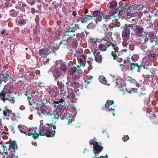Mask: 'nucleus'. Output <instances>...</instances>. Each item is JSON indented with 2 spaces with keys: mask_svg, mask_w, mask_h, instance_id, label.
Returning <instances> with one entry per match:
<instances>
[{
  "mask_svg": "<svg viewBox=\"0 0 158 158\" xmlns=\"http://www.w3.org/2000/svg\"><path fill=\"white\" fill-rule=\"evenodd\" d=\"M96 138H94L93 139L90 140L89 141V144L94 146L93 150L95 157L98 156V153L101 152L103 149V148L101 146V143H99V142H96Z\"/></svg>",
  "mask_w": 158,
  "mask_h": 158,
  "instance_id": "obj_1",
  "label": "nucleus"
},
{
  "mask_svg": "<svg viewBox=\"0 0 158 158\" xmlns=\"http://www.w3.org/2000/svg\"><path fill=\"white\" fill-rule=\"evenodd\" d=\"M56 126L55 123H50L45 124L44 127L45 132H47L48 135L51 136L50 137H54L55 135V131Z\"/></svg>",
  "mask_w": 158,
  "mask_h": 158,
  "instance_id": "obj_2",
  "label": "nucleus"
},
{
  "mask_svg": "<svg viewBox=\"0 0 158 158\" xmlns=\"http://www.w3.org/2000/svg\"><path fill=\"white\" fill-rule=\"evenodd\" d=\"M137 45L143 51L145 52L148 50V37L147 36H141L138 40Z\"/></svg>",
  "mask_w": 158,
  "mask_h": 158,
  "instance_id": "obj_3",
  "label": "nucleus"
},
{
  "mask_svg": "<svg viewBox=\"0 0 158 158\" xmlns=\"http://www.w3.org/2000/svg\"><path fill=\"white\" fill-rule=\"evenodd\" d=\"M8 150L9 154L10 155L6 157V158H13L15 155V152L16 150L18 149V147L16 141L13 140L9 144V148Z\"/></svg>",
  "mask_w": 158,
  "mask_h": 158,
  "instance_id": "obj_4",
  "label": "nucleus"
},
{
  "mask_svg": "<svg viewBox=\"0 0 158 158\" xmlns=\"http://www.w3.org/2000/svg\"><path fill=\"white\" fill-rule=\"evenodd\" d=\"M123 28L122 31V36L125 40H127L129 37L131 31L132 30V27L131 24H125L124 27H121Z\"/></svg>",
  "mask_w": 158,
  "mask_h": 158,
  "instance_id": "obj_5",
  "label": "nucleus"
},
{
  "mask_svg": "<svg viewBox=\"0 0 158 158\" xmlns=\"http://www.w3.org/2000/svg\"><path fill=\"white\" fill-rule=\"evenodd\" d=\"M10 84V83H8L4 86L3 90L0 92V95L10 94L13 92L15 89L14 87Z\"/></svg>",
  "mask_w": 158,
  "mask_h": 158,
  "instance_id": "obj_6",
  "label": "nucleus"
},
{
  "mask_svg": "<svg viewBox=\"0 0 158 158\" xmlns=\"http://www.w3.org/2000/svg\"><path fill=\"white\" fill-rule=\"evenodd\" d=\"M132 30L136 35H139L142 34L144 31V28L139 23H135L131 24Z\"/></svg>",
  "mask_w": 158,
  "mask_h": 158,
  "instance_id": "obj_7",
  "label": "nucleus"
},
{
  "mask_svg": "<svg viewBox=\"0 0 158 158\" xmlns=\"http://www.w3.org/2000/svg\"><path fill=\"white\" fill-rule=\"evenodd\" d=\"M0 98L4 103L6 101H8L11 104H14L15 103V98L12 95L7 94L6 95H0Z\"/></svg>",
  "mask_w": 158,
  "mask_h": 158,
  "instance_id": "obj_8",
  "label": "nucleus"
},
{
  "mask_svg": "<svg viewBox=\"0 0 158 158\" xmlns=\"http://www.w3.org/2000/svg\"><path fill=\"white\" fill-rule=\"evenodd\" d=\"M127 9V6H123L122 7L121 6L120 7H118V8H116L114 11H113L115 14H118V19H120V16H121L122 15H126Z\"/></svg>",
  "mask_w": 158,
  "mask_h": 158,
  "instance_id": "obj_9",
  "label": "nucleus"
},
{
  "mask_svg": "<svg viewBox=\"0 0 158 158\" xmlns=\"http://www.w3.org/2000/svg\"><path fill=\"white\" fill-rule=\"evenodd\" d=\"M92 16L93 18H94V20L96 21V23H98V21H101L104 18L102 12L98 10L94 11L93 12Z\"/></svg>",
  "mask_w": 158,
  "mask_h": 158,
  "instance_id": "obj_10",
  "label": "nucleus"
},
{
  "mask_svg": "<svg viewBox=\"0 0 158 158\" xmlns=\"http://www.w3.org/2000/svg\"><path fill=\"white\" fill-rule=\"evenodd\" d=\"M40 128L41 129H40L39 133H37L36 131H35V136L33 135V138L35 140L38 139L39 135L45 136L48 138H50V137H51V136L48 135L47 132H45V130L43 127Z\"/></svg>",
  "mask_w": 158,
  "mask_h": 158,
  "instance_id": "obj_11",
  "label": "nucleus"
},
{
  "mask_svg": "<svg viewBox=\"0 0 158 158\" xmlns=\"http://www.w3.org/2000/svg\"><path fill=\"white\" fill-rule=\"evenodd\" d=\"M52 51V50L50 47H48L46 48H42L40 49L39 51V54L40 56L42 57H45L46 56L48 55Z\"/></svg>",
  "mask_w": 158,
  "mask_h": 158,
  "instance_id": "obj_12",
  "label": "nucleus"
},
{
  "mask_svg": "<svg viewBox=\"0 0 158 158\" xmlns=\"http://www.w3.org/2000/svg\"><path fill=\"white\" fill-rule=\"evenodd\" d=\"M69 72L70 75L72 76L75 75L76 72H77L79 74H82L83 73L82 71L79 68H78L77 67L76 68L72 66L69 67Z\"/></svg>",
  "mask_w": 158,
  "mask_h": 158,
  "instance_id": "obj_13",
  "label": "nucleus"
},
{
  "mask_svg": "<svg viewBox=\"0 0 158 158\" xmlns=\"http://www.w3.org/2000/svg\"><path fill=\"white\" fill-rule=\"evenodd\" d=\"M3 114L5 118L7 120L9 119L12 117L14 116V114L11 110H7L6 111H3Z\"/></svg>",
  "mask_w": 158,
  "mask_h": 158,
  "instance_id": "obj_14",
  "label": "nucleus"
},
{
  "mask_svg": "<svg viewBox=\"0 0 158 158\" xmlns=\"http://www.w3.org/2000/svg\"><path fill=\"white\" fill-rule=\"evenodd\" d=\"M80 20L82 23H86L88 20L93 19L92 15H82L79 18Z\"/></svg>",
  "mask_w": 158,
  "mask_h": 158,
  "instance_id": "obj_15",
  "label": "nucleus"
},
{
  "mask_svg": "<svg viewBox=\"0 0 158 158\" xmlns=\"http://www.w3.org/2000/svg\"><path fill=\"white\" fill-rule=\"evenodd\" d=\"M80 20L79 19L76 22V23H73L69 27V29H72L75 31L78 29H80V25L78 23L80 22Z\"/></svg>",
  "mask_w": 158,
  "mask_h": 158,
  "instance_id": "obj_16",
  "label": "nucleus"
},
{
  "mask_svg": "<svg viewBox=\"0 0 158 158\" xmlns=\"http://www.w3.org/2000/svg\"><path fill=\"white\" fill-rule=\"evenodd\" d=\"M79 40V38L76 35L73 37V38L71 40L72 43V46L74 48H77L78 46V41Z\"/></svg>",
  "mask_w": 158,
  "mask_h": 158,
  "instance_id": "obj_17",
  "label": "nucleus"
},
{
  "mask_svg": "<svg viewBox=\"0 0 158 158\" xmlns=\"http://www.w3.org/2000/svg\"><path fill=\"white\" fill-rule=\"evenodd\" d=\"M77 60L78 63L80 65H78L77 66V68H80V67L82 66L83 67L85 66L86 64V62L88 63V64H89L90 61H87L85 60H83L81 58H77Z\"/></svg>",
  "mask_w": 158,
  "mask_h": 158,
  "instance_id": "obj_18",
  "label": "nucleus"
},
{
  "mask_svg": "<svg viewBox=\"0 0 158 158\" xmlns=\"http://www.w3.org/2000/svg\"><path fill=\"white\" fill-rule=\"evenodd\" d=\"M112 14L107 15L106 16V18L109 20L111 19H112V18H114V19H113V22L114 23H116L118 22V19L117 18V17L116 15H115L116 14L114 13H113Z\"/></svg>",
  "mask_w": 158,
  "mask_h": 158,
  "instance_id": "obj_19",
  "label": "nucleus"
},
{
  "mask_svg": "<svg viewBox=\"0 0 158 158\" xmlns=\"http://www.w3.org/2000/svg\"><path fill=\"white\" fill-rule=\"evenodd\" d=\"M125 80L129 81L131 83H134L135 86L137 87H139V83L136 81V80L135 79L132 78L131 77H127L125 78Z\"/></svg>",
  "mask_w": 158,
  "mask_h": 158,
  "instance_id": "obj_20",
  "label": "nucleus"
},
{
  "mask_svg": "<svg viewBox=\"0 0 158 158\" xmlns=\"http://www.w3.org/2000/svg\"><path fill=\"white\" fill-rule=\"evenodd\" d=\"M39 99L40 100V101L39 100H38V101L37 102H38L37 103V105L40 108L43 105H45L49 102L46 98H43V100H41V99L39 98Z\"/></svg>",
  "mask_w": 158,
  "mask_h": 158,
  "instance_id": "obj_21",
  "label": "nucleus"
},
{
  "mask_svg": "<svg viewBox=\"0 0 158 158\" xmlns=\"http://www.w3.org/2000/svg\"><path fill=\"white\" fill-rule=\"evenodd\" d=\"M75 34H74L73 33L70 32V31H66L64 34V35L63 37V39H64L66 37L67 40H69L70 39H72L73 37L75 36Z\"/></svg>",
  "mask_w": 158,
  "mask_h": 158,
  "instance_id": "obj_22",
  "label": "nucleus"
},
{
  "mask_svg": "<svg viewBox=\"0 0 158 158\" xmlns=\"http://www.w3.org/2000/svg\"><path fill=\"white\" fill-rule=\"evenodd\" d=\"M18 127L21 133L25 134L26 135L28 128L27 127L24 125L20 124L18 125Z\"/></svg>",
  "mask_w": 158,
  "mask_h": 158,
  "instance_id": "obj_23",
  "label": "nucleus"
},
{
  "mask_svg": "<svg viewBox=\"0 0 158 158\" xmlns=\"http://www.w3.org/2000/svg\"><path fill=\"white\" fill-rule=\"evenodd\" d=\"M62 41L59 44V47L62 48H67L68 47V41L66 39V37L63 39Z\"/></svg>",
  "mask_w": 158,
  "mask_h": 158,
  "instance_id": "obj_24",
  "label": "nucleus"
},
{
  "mask_svg": "<svg viewBox=\"0 0 158 158\" xmlns=\"http://www.w3.org/2000/svg\"><path fill=\"white\" fill-rule=\"evenodd\" d=\"M139 98L140 99H146L147 98V95L146 93V92L144 89H141V91L139 95Z\"/></svg>",
  "mask_w": 158,
  "mask_h": 158,
  "instance_id": "obj_25",
  "label": "nucleus"
},
{
  "mask_svg": "<svg viewBox=\"0 0 158 158\" xmlns=\"http://www.w3.org/2000/svg\"><path fill=\"white\" fill-rule=\"evenodd\" d=\"M35 131L34 130V128H27V130L26 134V136H30L32 135L33 138V135H35Z\"/></svg>",
  "mask_w": 158,
  "mask_h": 158,
  "instance_id": "obj_26",
  "label": "nucleus"
},
{
  "mask_svg": "<svg viewBox=\"0 0 158 158\" xmlns=\"http://www.w3.org/2000/svg\"><path fill=\"white\" fill-rule=\"evenodd\" d=\"M53 103L55 104L56 106H58L61 105V104L64 105L65 103V102L64 101V99L61 98L59 99L58 101L53 102Z\"/></svg>",
  "mask_w": 158,
  "mask_h": 158,
  "instance_id": "obj_27",
  "label": "nucleus"
},
{
  "mask_svg": "<svg viewBox=\"0 0 158 158\" xmlns=\"http://www.w3.org/2000/svg\"><path fill=\"white\" fill-rule=\"evenodd\" d=\"M117 2L115 0L112 1L110 3V8L112 9L113 13H114L113 11H114V10L116 8V7L117 6Z\"/></svg>",
  "mask_w": 158,
  "mask_h": 158,
  "instance_id": "obj_28",
  "label": "nucleus"
},
{
  "mask_svg": "<svg viewBox=\"0 0 158 158\" xmlns=\"http://www.w3.org/2000/svg\"><path fill=\"white\" fill-rule=\"evenodd\" d=\"M16 23H18V25L21 26L25 25L26 23V20L23 19H17L16 21Z\"/></svg>",
  "mask_w": 158,
  "mask_h": 158,
  "instance_id": "obj_29",
  "label": "nucleus"
},
{
  "mask_svg": "<svg viewBox=\"0 0 158 158\" xmlns=\"http://www.w3.org/2000/svg\"><path fill=\"white\" fill-rule=\"evenodd\" d=\"M114 103V102L113 100H107L106 104H105V107L108 109H109L110 106L113 104Z\"/></svg>",
  "mask_w": 158,
  "mask_h": 158,
  "instance_id": "obj_30",
  "label": "nucleus"
},
{
  "mask_svg": "<svg viewBox=\"0 0 158 158\" xmlns=\"http://www.w3.org/2000/svg\"><path fill=\"white\" fill-rule=\"evenodd\" d=\"M39 92L36 91H33L32 92L31 94V97L27 96V98H28V100H30L31 98L34 97L35 98L34 99H36V96H38L40 97L39 96Z\"/></svg>",
  "mask_w": 158,
  "mask_h": 158,
  "instance_id": "obj_31",
  "label": "nucleus"
},
{
  "mask_svg": "<svg viewBox=\"0 0 158 158\" xmlns=\"http://www.w3.org/2000/svg\"><path fill=\"white\" fill-rule=\"evenodd\" d=\"M128 64H121L120 65V66L121 67L122 71L123 72L129 70V68Z\"/></svg>",
  "mask_w": 158,
  "mask_h": 158,
  "instance_id": "obj_32",
  "label": "nucleus"
},
{
  "mask_svg": "<svg viewBox=\"0 0 158 158\" xmlns=\"http://www.w3.org/2000/svg\"><path fill=\"white\" fill-rule=\"evenodd\" d=\"M60 75V73L58 69H55L53 73L54 76L55 77L56 79H57L59 77Z\"/></svg>",
  "mask_w": 158,
  "mask_h": 158,
  "instance_id": "obj_33",
  "label": "nucleus"
},
{
  "mask_svg": "<svg viewBox=\"0 0 158 158\" xmlns=\"http://www.w3.org/2000/svg\"><path fill=\"white\" fill-rule=\"evenodd\" d=\"M148 58L152 61H156V54L154 53H149L148 55Z\"/></svg>",
  "mask_w": 158,
  "mask_h": 158,
  "instance_id": "obj_34",
  "label": "nucleus"
},
{
  "mask_svg": "<svg viewBox=\"0 0 158 158\" xmlns=\"http://www.w3.org/2000/svg\"><path fill=\"white\" fill-rule=\"evenodd\" d=\"M60 69L64 73L66 72L67 69V66L64 63H61L60 66Z\"/></svg>",
  "mask_w": 158,
  "mask_h": 158,
  "instance_id": "obj_35",
  "label": "nucleus"
},
{
  "mask_svg": "<svg viewBox=\"0 0 158 158\" xmlns=\"http://www.w3.org/2000/svg\"><path fill=\"white\" fill-rule=\"evenodd\" d=\"M80 86V84L77 82L74 81L73 85V88L74 89V91L76 93H77L79 91V88Z\"/></svg>",
  "mask_w": 158,
  "mask_h": 158,
  "instance_id": "obj_36",
  "label": "nucleus"
},
{
  "mask_svg": "<svg viewBox=\"0 0 158 158\" xmlns=\"http://www.w3.org/2000/svg\"><path fill=\"white\" fill-rule=\"evenodd\" d=\"M94 58V60L97 62L99 64H101L102 63V55H98L97 57H95Z\"/></svg>",
  "mask_w": 158,
  "mask_h": 158,
  "instance_id": "obj_37",
  "label": "nucleus"
},
{
  "mask_svg": "<svg viewBox=\"0 0 158 158\" xmlns=\"http://www.w3.org/2000/svg\"><path fill=\"white\" fill-rule=\"evenodd\" d=\"M100 81L102 83L106 84L107 83V81L106 78L103 76H100L99 77Z\"/></svg>",
  "mask_w": 158,
  "mask_h": 158,
  "instance_id": "obj_38",
  "label": "nucleus"
},
{
  "mask_svg": "<svg viewBox=\"0 0 158 158\" xmlns=\"http://www.w3.org/2000/svg\"><path fill=\"white\" fill-rule=\"evenodd\" d=\"M137 67L138 68L137 72L138 73L140 72V70L142 69V68L144 69H145V65L143 64H141L140 65H139L137 63Z\"/></svg>",
  "mask_w": 158,
  "mask_h": 158,
  "instance_id": "obj_39",
  "label": "nucleus"
},
{
  "mask_svg": "<svg viewBox=\"0 0 158 158\" xmlns=\"http://www.w3.org/2000/svg\"><path fill=\"white\" fill-rule=\"evenodd\" d=\"M137 63H134L133 62L131 63L129 71L131 70L132 72H133L134 69L137 67Z\"/></svg>",
  "mask_w": 158,
  "mask_h": 158,
  "instance_id": "obj_40",
  "label": "nucleus"
},
{
  "mask_svg": "<svg viewBox=\"0 0 158 158\" xmlns=\"http://www.w3.org/2000/svg\"><path fill=\"white\" fill-rule=\"evenodd\" d=\"M98 48L99 50L102 52H104L107 50L105 45L103 44H100L98 45Z\"/></svg>",
  "mask_w": 158,
  "mask_h": 158,
  "instance_id": "obj_41",
  "label": "nucleus"
},
{
  "mask_svg": "<svg viewBox=\"0 0 158 158\" xmlns=\"http://www.w3.org/2000/svg\"><path fill=\"white\" fill-rule=\"evenodd\" d=\"M8 150L7 148L4 145L0 146V154H2L3 153L6 151H7Z\"/></svg>",
  "mask_w": 158,
  "mask_h": 158,
  "instance_id": "obj_42",
  "label": "nucleus"
},
{
  "mask_svg": "<svg viewBox=\"0 0 158 158\" xmlns=\"http://www.w3.org/2000/svg\"><path fill=\"white\" fill-rule=\"evenodd\" d=\"M26 6V5L22 2H19V3L17 4L16 6V8L18 9H23V8H24Z\"/></svg>",
  "mask_w": 158,
  "mask_h": 158,
  "instance_id": "obj_43",
  "label": "nucleus"
},
{
  "mask_svg": "<svg viewBox=\"0 0 158 158\" xmlns=\"http://www.w3.org/2000/svg\"><path fill=\"white\" fill-rule=\"evenodd\" d=\"M137 88H132L131 89H126V91L129 94H131L132 93H137Z\"/></svg>",
  "mask_w": 158,
  "mask_h": 158,
  "instance_id": "obj_44",
  "label": "nucleus"
},
{
  "mask_svg": "<svg viewBox=\"0 0 158 158\" xmlns=\"http://www.w3.org/2000/svg\"><path fill=\"white\" fill-rule=\"evenodd\" d=\"M10 15L14 17H16L18 15L17 12L14 10H11L9 12Z\"/></svg>",
  "mask_w": 158,
  "mask_h": 158,
  "instance_id": "obj_45",
  "label": "nucleus"
},
{
  "mask_svg": "<svg viewBox=\"0 0 158 158\" xmlns=\"http://www.w3.org/2000/svg\"><path fill=\"white\" fill-rule=\"evenodd\" d=\"M121 84L119 81L118 80L114 83V86L115 87L118 88V89H119L120 87L122 88V86Z\"/></svg>",
  "mask_w": 158,
  "mask_h": 158,
  "instance_id": "obj_46",
  "label": "nucleus"
},
{
  "mask_svg": "<svg viewBox=\"0 0 158 158\" xmlns=\"http://www.w3.org/2000/svg\"><path fill=\"white\" fill-rule=\"evenodd\" d=\"M130 7H127V9L126 15L131 16L134 13V12L132 9H131Z\"/></svg>",
  "mask_w": 158,
  "mask_h": 158,
  "instance_id": "obj_47",
  "label": "nucleus"
},
{
  "mask_svg": "<svg viewBox=\"0 0 158 158\" xmlns=\"http://www.w3.org/2000/svg\"><path fill=\"white\" fill-rule=\"evenodd\" d=\"M110 38L109 37L105 35V36L103 38L101 39L99 41V42H102L103 41H104L106 42L109 41L110 40Z\"/></svg>",
  "mask_w": 158,
  "mask_h": 158,
  "instance_id": "obj_48",
  "label": "nucleus"
},
{
  "mask_svg": "<svg viewBox=\"0 0 158 158\" xmlns=\"http://www.w3.org/2000/svg\"><path fill=\"white\" fill-rule=\"evenodd\" d=\"M112 32L109 31L108 30H107L106 31H105V32L104 33V35H105L107 36L108 37H109L110 38H111V37L112 36Z\"/></svg>",
  "mask_w": 158,
  "mask_h": 158,
  "instance_id": "obj_49",
  "label": "nucleus"
},
{
  "mask_svg": "<svg viewBox=\"0 0 158 158\" xmlns=\"http://www.w3.org/2000/svg\"><path fill=\"white\" fill-rule=\"evenodd\" d=\"M57 83L60 84V91L61 92L63 91L64 90V85L63 83L62 82L60 83V82L59 81H57Z\"/></svg>",
  "mask_w": 158,
  "mask_h": 158,
  "instance_id": "obj_50",
  "label": "nucleus"
},
{
  "mask_svg": "<svg viewBox=\"0 0 158 158\" xmlns=\"http://www.w3.org/2000/svg\"><path fill=\"white\" fill-rule=\"evenodd\" d=\"M139 56L137 55H134L132 56L131 59L132 60V62H135L138 59Z\"/></svg>",
  "mask_w": 158,
  "mask_h": 158,
  "instance_id": "obj_51",
  "label": "nucleus"
},
{
  "mask_svg": "<svg viewBox=\"0 0 158 158\" xmlns=\"http://www.w3.org/2000/svg\"><path fill=\"white\" fill-rule=\"evenodd\" d=\"M40 27H35V29L33 30L34 32L36 34H38L40 31Z\"/></svg>",
  "mask_w": 158,
  "mask_h": 158,
  "instance_id": "obj_52",
  "label": "nucleus"
},
{
  "mask_svg": "<svg viewBox=\"0 0 158 158\" xmlns=\"http://www.w3.org/2000/svg\"><path fill=\"white\" fill-rule=\"evenodd\" d=\"M74 82V81H69L67 82L66 84L67 85H68L70 87H72L73 88Z\"/></svg>",
  "mask_w": 158,
  "mask_h": 158,
  "instance_id": "obj_53",
  "label": "nucleus"
},
{
  "mask_svg": "<svg viewBox=\"0 0 158 158\" xmlns=\"http://www.w3.org/2000/svg\"><path fill=\"white\" fill-rule=\"evenodd\" d=\"M67 97L70 99H73L75 98L74 94L73 93H70Z\"/></svg>",
  "mask_w": 158,
  "mask_h": 158,
  "instance_id": "obj_54",
  "label": "nucleus"
},
{
  "mask_svg": "<svg viewBox=\"0 0 158 158\" xmlns=\"http://www.w3.org/2000/svg\"><path fill=\"white\" fill-rule=\"evenodd\" d=\"M36 0H27V1L28 3L31 5H33L36 2Z\"/></svg>",
  "mask_w": 158,
  "mask_h": 158,
  "instance_id": "obj_55",
  "label": "nucleus"
},
{
  "mask_svg": "<svg viewBox=\"0 0 158 158\" xmlns=\"http://www.w3.org/2000/svg\"><path fill=\"white\" fill-rule=\"evenodd\" d=\"M1 77L2 78H9V76L6 73H0Z\"/></svg>",
  "mask_w": 158,
  "mask_h": 158,
  "instance_id": "obj_56",
  "label": "nucleus"
},
{
  "mask_svg": "<svg viewBox=\"0 0 158 158\" xmlns=\"http://www.w3.org/2000/svg\"><path fill=\"white\" fill-rule=\"evenodd\" d=\"M157 12L158 10L156 9H155L154 10H152V12L153 13H155L153 15V16L154 17H157L158 16Z\"/></svg>",
  "mask_w": 158,
  "mask_h": 158,
  "instance_id": "obj_57",
  "label": "nucleus"
},
{
  "mask_svg": "<svg viewBox=\"0 0 158 158\" xmlns=\"http://www.w3.org/2000/svg\"><path fill=\"white\" fill-rule=\"evenodd\" d=\"M111 55L113 57V59L118 61V56L114 54L113 52H112Z\"/></svg>",
  "mask_w": 158,
  "mask_h": 158,
  "instance_id": "obj_58",
  "label": "nucleus"
},
{
  "mask_svg": "<svg viewBox=\"0 0 158 158\" xmlns=\"http://www.w3.org/2000/svg\"><path fill=\"white\" fill-rule=\"evenodd\" d=\"M49 114H50L51 115H54V119H56L57 120L58 119V118H59V115L57 114H55L53 113H49Z\"/></svg>",
  "mask_w": 158,
  "mask_h": 158,
  "instance_id": "obj_59",
  "label": "nucleus"
},
{
  "mask_svg": "<svg viewBox=\"0 0 158 158\" xmlns=\"http://www.w3.org/2000/svg\"><path fill=\"white\" fill-rule=\"evenodd\" d=\"M122 139L123 141L126 142L129 139V137L128 135H124Z\"/></svg>",
  "mask_w": 158,
  "mask_h": 158,
  "instance_id": "obj_60",
  "label": "nucleus"
},
{
  "mask_svg": "<svg viewBox=\"0 0 158 158\" xmlns=\"http://www.w3.org/2000/svg\"><path fill=\"white\" fill-rule=\"evenodd\" d=\"M154 41L155 42V44L158 45V35H156L153 39Z\"/></svg>",
  "mask_w": 158,
  "mask_h": 158,
  "instance_id": "obj_61",
  "label": "nucleus"
},
{
  "mask_svg": "<svg viewBox=\"0 0 158 158\" xmlns=\"http://www.w3.org/2000/svg\"><path fill=\"white\" fill-rule=\"evenodd\" d=\"M136 14L139 19H140L143 15V12L141 11L138 12Z\"/></svg>",
  "mask_w": 158,
  "mask_h": 158,
  "instance_id": "obj_62",
  "label": "nucleus"
},
{
  "mask_svg": "<svg viewBox=\"0 0 158 158\" xmlns=\"http://www.w3.org/2000/svg\"><path fill=\"white\" fill-rule=\"evenodd\" d=\"M93 23L92 22L89 24L87 26V27L89 29H91L93 27Z\"/></svg>",
  "mask_w": 158,
  "mask_h": 158,
  "instance_id": "obj_63",
  "label": "nucleus"
},
{
  "mask_svg": "<svg viewBox=\"0 0 158 158\" xmlns=\"http://www.w3.org/2000/svg\"><path fill=\"white\" fill-rule=\"evenodd\" d=\"M7 30H6L4 29L1 32V34L2 35H5L6 36H7L8 35V33L6 32Z\"/></svg>",
  "mask_w": 158,
  "mask_h": 158,
  "instance_id": "obj_64",
  "label": "nucleus"
}]
</instances>
